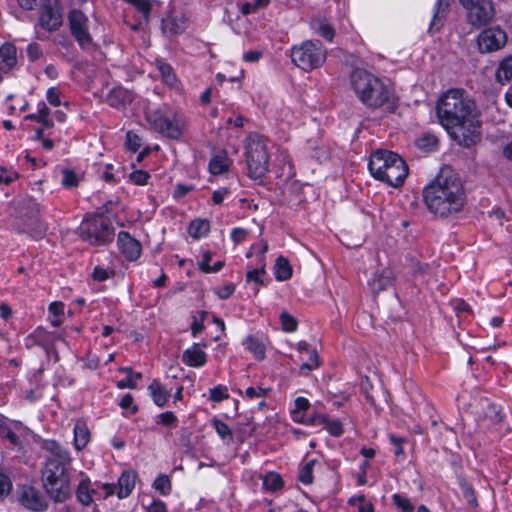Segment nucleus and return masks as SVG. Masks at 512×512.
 Returning a JSON list of instances; mask_svg holds the SVG:
<instances>
[{
	"mask_svg": "<svg viewBox=\"0 0 512 512\" xmlns=\"http://www.w3.org/2000/svg\"><path fill=\"white\" fill-rule=\"evenodd\" d=\"M462 88H450L443 92L436 103V116L447 133L465 148H471L480 139L474 125L475 103L465 96Z\"/></svg>",
	"mask_w": 512,
	"mask_h": 512,
	"instance_id": "nucleus-1",
	"label": "nucleus"
},
{
	"mask_svg": "<svg viewBox=\"0 0 512 512\" xmlns=\"http://www.w3.org/2000/svg\"><path fill=\"white\" fill-rule=\"evenodd\" d=\"M43 448L50 454L42 469L43 487L54 502L63 503L71 496V453L56 440H46Z\"/></svg>",
	"mask_w": 512,
	"mask_h": 512,
	"instance_id": "nucleus-2",
	"label": "nucleus"
},
{
	"mask_svg": "<svg viewBox=\"0 0 512 512\" xmlns=\"http://www.w3.org/2000/svg\"><path fill=\"white\" fill-rule=\"evenodd\" d=\"M427 210L440 218L459 213L466 202L461 179L456 174L439 175L422 192Z\"/></svg>",
	"mask_w": 512,
	"mask_h": 512,
	"instance_id": "nucleus-3",
	"label": "nucleus"
},
{
	"mask_svg": "<svg viewBox=\"0 0 512 512\" xmlns=\"http://www.w3.org/2000/svg\"><path fill=\"white\" fill-rule=\"evenodd\" d=\"M350 85L358 100L372 110L387 104L393 93V89L383 79L364 68L352 70Z\"/></svg>",
	"mask_w": 512,
	"mask_h": 512,
	"instance_id": "nucleus-4",
	"label": "nucleus"
},
{
	"mask_svg": "<svg viewBox=\"0 0 512 512\" xmlns=\"http://www.w3.org/2000/svg\"><path fill=\"white\" fill-rule=\"evenodd\" d=\"M245 161L247 176L254 180L263 182V178L269 172L270 154L268 150V139L259 133H249L244 140Z\"/></svg>",
	"mask_w": 512,
	"mask_h": 512,
	"instance_id": "nucleus-5",
	"label": "nucleus"
},
{
	"mask_svg": "<svg viewBox=\"0 0 512 512\" xmlns=\"http://www.w3.org/2000/svg\"><path fill=\"white\" fill-rule=\"evenodd\" d=\"M145 119L155 132L169 139L178 140L184 133L183 117L167 106L147 110Z\"/></svg>",
	"mask_w": 512,
	"mask_h": 512,
	"instance_id": "nucleus-6",
	"label": "nucleus"
},
{
	"mask_svg": "<svg viewBox=\"0 0 512 512\" xmlns=\"http://www.w3.org/2000/svg\"><path fill=\"white\" fill-rule=\"evenodd\" d=\"M290 58L295 66L305 72H311L323 66L327 50L320 40H305L291 47Z\"/></svg>",
	"mask_w": 512,
	"mask_h": 512,
	"instance_id": "nucleus-7",
	"label": "nucleus"
},
{
	"mask_svg": "<svg viewBox=\"0 0 512 512\" xmlns=\"http://www.w3.org/2000/svg\"><path fill=\"white\" fill-rule=\"evenodd\" d=\"M78 234L82 241L93 246H107L113 242L115 228L109 218L95 215L84 218L78 228Z\"/></svg>",
	"mask_w": 512,
	"mask_h": 512,
	"instance_id": "nucleus-8",
	"label": "nucleus"
},
{
	"mask_svg": "<svg viewBox=\"0 0 512 512\" xmlns=\"http://www.w3.org/2000/svg\"><path fill=\"white\" fill-rule=\"evenodd\" d=\"M459 2L465 10L468 24L472 27H485L496 16V9L492 0H459Z\"/></svg>",
	"mask_w": 512,
	"mask_h": 512,
	"instance_id": "nucleus-9",
	"label": "nucleus"
},
{
	"mask_svg": "<svg viewBox=\"0 0 512 512\" xmlns=\"http://www.w3.org/2000/svg\"><path fill=\"white\" fill-rule=\"evenodd\" d=\"M69 30L81 49L89 47L93 38L89 31V19L80 9H71L67 15Z\"/></svg>",
	"mask_w": 512,
	"mask_h": 512,
	"instance_id": "nucleus-10",
	"label": "nucleus"
},
{
	"mask_svg": "<svg viewBox=\"0 0 512 512\" xmlns=\"http://www.w3.org/2000/svg\"><path fill=\"white\" fill-rule=\"evenodd\" d=\"M63 25V8L60 0H48L38 12L37 26L46 32H56Z\"/></svg>",
	"mask_w": 512,
	"mask_h": 512,
	"instance_id": "nucleus-11",
	"label": "nucleus"
},
{
	"mask_svg": "<svg viewBox=\"0 0 512 512\" xmlns=\"http://www.w3.org/2000/svg\"><path fill=\"white\" fill-rule=\"evenodd\" d=\"M507 33L499 25L485 27L477 36V47L480 53H491L501 50L507 43Z\"/></svg>",
	"mask_w": 512,
	"mask_h": 512,
	"instance_id": "nucleus-12",
	"label": "nucleus"
},
{
	"mask_svg": "<svg viewBox=\"0 0 512 512\" xmlns=\"http://www.w3.org/2000/svg\"><path fill=\"white\" fill-rule=\"evenodd\" d=\"M15 229L20 234H27L34 240L45 237L47 225L41 220L38 211H31L19 217L15 223Z\"/></svg>",
	"mask_w": 512,
	"mask_h": 512,
	"instance_id": "nucleus-13",
	"label": "nucleus"
},
{
	"mask_svg": "<svg viewBox=\"0 0 512 512\" xmlns=\"http://www.w3.org/2000/svg\"><path fill=\"white\" fill-rule=\"evenodd\" d=\"M391 158L389 160L390 167L381 182L391 187L399 188L404 184L409 168L406 161L398 153L393 152Z\"/></svg>",
	"mask_w": 512,
	"mask_h": 512,
	"instance_id": "nucleus-14",
	"label": "nucleus"
},
{
	"mask_svg": "<svg viewBox=\"0 0 512 512\" xmlns=\"http://www.w3.org/2000/svg\"><path fill=\"white\" fill-rule=\"evenodd\" d=\"M19 502L23 507L34 512H43L48 508V501L40 490L31 485H24L19 490Z\"/></svg>",
	"mask_w": 512,
	"mask_h": 512,
	"instance_id": "nucleus-15",
	"label": "nucleus"
},
{
	"mask_svg": "<svg viewBox=\"0 0 512 512\" xmlns=\"http://www.w3.org/2000/svg\"><path fill=\"white\" fill-rule=\"evenodd\" d=\"M117 248L128 262H136L142 255V244L128 231L121 230L117 235Z\"/></svg>",
	"mask_w": 512,
	"mask_h": 512,
	"instance_id": "nucleus-16",
	"label": "nucleus"
},
{
	"mask_svg": "<svg viewBox=\"0 0 512 512\" xmlns=\"http://www.w3.org/2000/svg\"><path fill=\"white\" fill-rule=\"evenodd\" d=\"M29 387L24 391V397L29 403H35L44 396L46 383L44 382V368L31 370L26 375Z\"/></svg>",
	"mask_w": 512,
	"mask_h": 512,
	"instance_id": "nucleus-17",
	"label": "nucleus"
},
{
	"mask_svg": "<svg viewBox=\"0 0 512 512\" xmlns=\"http://www.w3.org/2000/svg\"><path fill=\"white\" fill-rule=\"evenodd\" d=\"M393 151L378 149L371 153L368 161V170L371 176L378 181H382L390 167V161Z\"/></svg>",
	"mask_w": 512,
	"mask_h": 512,
	"instance_id": "nucleus-18",
	"label": "nucleus"
},
{
	"mask_svg": "<svg viewBox=\"0 0 512 512\" xmlns=\"http://www.w3.org/2000/svg\"><path fill=\"white\" fill-rule=\"evenodd\" d=\"M147 394L155 406L164 408L172 395V389L167 388L160 379L154 378L147 386Z\"/></svg>",
	"mask_w": 512,
	"mask_h": 512,
	"instance_id": "nucleus-19",
	"label": "nucleus"
},
{
	"mask_svg": "<svg viewBox=\"0 0 512 512\" xmlns=\"http://www.w3.org/2000/svg\"><path fill=\"white\" fill-rule=\"evenodd\" d=\"M181 361L188 367L201 368L207 364L208 354L205 350L199 349L198 344H192L183 351Z\"/></svg>",
	"mask_w": 512,
	"mask_h": 512,
	"instance_id": "nucleus-20",
	"label": "nucleus"
},
{
	"mask_svg": "<svg viewBox=\"0 0 512 512\" xmlns=\"http://www.w3.org/2000/svg\"><path fill=\"white\" fill-rule=\"evenodd\" d=\"M54 336L55 334L53 332L39 325L24 338V347L28 350L35 346L47 348L49 346V340Z\"/></svg>",
	"mask_w": 512,
	"mask_h": 512,
	"instance_id": "nucleus-21",
	"label": "nucleus"
},
{
	"mask_svg": "<svg viewBox=\"0 0 512 512\" xmlns=\"http://www.w3.org/2000/svg\"><path fill=\"white\" fill-rule=\"evenodd\" d=\"M267 249L268 246L265 244L261 251V255L259 256V267L248 270L245 275L246 282L253 283L256 286V293L259 292L260 287L267 286V283L262 278L266 274V262L264 254L266 253Z\"/></svg>",
	"mask_w": 512,
	"mask_h": 512,
	"instance_id": "nucleus-22",
	"label": "nucleus"
},
{
	"mask_svg": "<svg viewBox=\"0 0 512 512\" xmlns=\"http://www.w3.org/2000/svg\"><path fill=\"white\" fill-rule=\"evenodd\" d=\"M91 441V431L83 418L76 420L73 428V446L76 451H82Z\"/></svg>",
	"mask_w": 512,
	"mask_h": 512,
	"instance_id": "nucleus-23",
	"label": "nucleus"
},
{
	"mask_svg": "<svg viewBox=\"0 0 512 512\" xmlns=\"http://www.w3.org/2000/svg\"><path fill=\"white\" fill-rule=\"evenodd\" d=\"M17 65V48L11 42H5L0 46V70L4 73L11 72Z\"/></svg>",
	"mask_w": 512,
	"mask_h": 512,
	"instance_id": "nucleus-24",
	"label": "nucleus"
},
{
	"mask_svg": "<svg viewBox=\"0 0 512 512\" xmlns=\"http://www.w3.org/2000/svg\"><path fill=\"white\" fill-rule=\"evenodd\" d=\"M137 474L132 470H124L116 483V495L119 499H125L133 492L136 484Z\"/></svg>",
	"mask_w": 512,
	"mask_h": 512,
	"instance_id": "nucleus-25",
	"label": "nucleus"
},
{
	"mask_svg": "<svg viewBox=\"0 0 512 512\" xmlns=\"http://www.w3.org/2000/svg\"><path fill=\"white\" fill-rule=\"evenodd\" d=\"M132 102L131 93L122 86L111 89L106 97V103L115 109H124Z\"/></svg>",
	"mask_w": 512,
	"mask_h": 512,
	"instance_id": "nucleus-26",
	"label": "nucleus"
},
{
	"mask_svg": "<svg viewBox=\"0 0 512 512\" xmlns=\"http://www.w3.org/2000/svg\"><path fill=\"white\" fill-rule=\"evenodd\" d=\"M242 345L257 361H263L266 358V344L262 338L254 335H247L242 340Z\"/></svg>",
	"mask_w": 512,
	"mask_h": 512,
	"instance_id": "nucleus-27",
	"label": "nucleus"
},
{
	"mask_svg": "<svg viewBox=\"0 0 512 512\" xmlns=\"http://www.w3.org/2000/svg\"><path fill=\"white\" fill-rule=\"evenodd\" d=\"M90 485V478L87 475H84L75 492L77 501L84 506H89L93 501V495L96 494V490L92 489Z\"/></svg>",
	"mask_w": 512,
	"mask_h": 512,
	"instance_id": "nucleus-28",
	"label": "nucleus"
},
{
	"mask_svg": "<svg viewBox=\"0 0 512 512\" xmlns=\"http://www.w3.org/2000/svg\"><path fill=\"white\" fill-rule=\"evenodd\" d=\"M231 166V160L226 154L222 152L212 156L208 163V171L214 176L222 175L226 173Z\"/></svg>",
	"mask_w": 512,
	"mask_h": 512,
	"instance_id": "nucleus-29",
	"label": "nucleus"
},
{
	"mask_svg": "<svg viewBox=\"0 0 512 512\" xmlns=\"http://www.w3.org/2000/svg\"><path fill=\"white\" fill-rule=\"evenodd\" d=\"M293 276V268L287 257L279 255L274 264V277L278 282H284Z\"/></svg>",
	"mask_w": 512,
	"mask_h": 512,
	"instance_id": "nucleus-30",
	"label": "nucleus"
},
{
	"mask_svg": "<svg viewBox=\"0 0 512 512\" xmlns=\"http://www.w3.org/2000/svg\"><path fill=\"white\" fill-rule=\"evenodd\" d=\"M187 19L185 16H168L162 20L163 30L170 35H180L186 29Z\"/></svg>",
	"mask_w": 512,
	"mask_h": 512,
	"instance_id": "nucleus-31",
	"label": "nucleus"
},
{
	"mask_svg": "<svg viewBox=\"0 0 512 512\" xmlns=\"http://www.w3.org/2000/svg\"><path fill=\"white\" fill-rule=\"evenodd\" d=\"M154 65L158 72L160 73L162 81L170 87L175 86V84L178 81V78L171 64H169L162 58H156L154 61Z\"/></svg>",
	"mask_w": 512,
	"mask_h": 512,
	"instance_id": "nucleus-32",
	"label": "nucleus"
},
{
	"mask_svg": "<svg viewBox=\"0 0 512 512\" xmlns=\"http://www.w3.org/2000/svg\"><path fill=\"white\" fill-rule=\"evenodd\" d=\"M210 230L211 225L208 219L198 218L192 220L188 226V233L195 240L208 236Z\"/></svg>",
	"mask_w": 512,
	"mask_h": 512,
	"instance_id": "nucleus-33",
	"label": "nucleus"
},
{
	"mask_svg": "<svg viewBox=\"0 0 512 512\" xmlns=\"http://www.w3.org/2000/svg\"><path fill=\"white\" fill-rule=\"evenodd\" d=\"M495 79L501 85L512 80V56L503 58L496 69Z\"/></svg>",
	"mask_w": 512,
	"mask_h": 512,
	"instance_id": "nucleus-34",
	"label": "nucleus"
},
{
	"mask_svg": "<svg viewBox=\"0 0 512 512\" xmlns=\"http://www.w3.org/2000/svg\"><path fill=\"white\" fill-rule=\"evenodd\" d=\"M311 409L310 401L303 396H299L294 400V407L290 410L291 419L298 423L299 421H303V416H305Z\"/></svg>",
	"mask_w": 512,
	"mask_h": 512,
	"instance_id": "nucleus-35",
	"label": "nucleus"
},
{
	"mask_svg": "<svg viewBox=\"0 0 512 512\" xmlns=\"http://www.w3.org/2000/svg\"><path fill=\"white\" fill-rule=\"evenodd\" d=\"M65 304L62 301H53L48 305L49 323L55 327H60L64 322Z\"/></svg>",
	"mask_w": 512,
	"mask_h": 512,
	"instance_id": "nucleus-36",
	"label": "nucleus"
},
{
	"mask_svg": "<svg viewBox=\"0 0 512 512\" xmlns=\"http://www.w3.org/2000/svg\"><path fill=\"white\" fill-rule=\"evenodd\" d=\"M210 423L223 442L229 444L233 441V431L226 422L215 416Z\"/></svg>",
	"mask_w": 512,
	"mask_h": 512,
	"instance_id": "nucleus-37",
	"label": "nucleus"
},
{
	"mask_svg": "<svg viewBox=\"0 0 512 512\" xmlns=\"http://www.w3.org/2000/svg\"><path fill=\"white\" fill-rule=\"evenodd\" d=\"M317 463L316 459L303 461L299 466L298 480L303 485H311L314 481L313 470Z\"/></svg>",
	"mask_w": 512,
	"mask_h": 512,
	"instance_id": "nucleus-38",
	"label": "nucleus"
},
{
	"mask_svg": "<svg viewBox=\"0 0 512 512\" xmlns=\"http://www.w3.org/2000/svg\"><path fill=\"white\" fill-rule=\"evenodd\" d=\"M284 486L282 476L274 471L268 472L263 478V487L269 492H277Z\"/></svg>",
	"mask_w": 512,
	"mask_h": 512,
	"instance_id": "nucleus-39",
	"label": "nucleus"
},
{
	"mask_svg": "<svg viewBox=\"0 0 512 512\" xmlns=\"http://www.w3.org/2000/svg\"><path fill=\"white\" fill-rule=\"evenodd\" d=\"M152 488L161 496H168L172 492V482L167 474L160 473L153 481Z\"/></svg>",
	"mask_w": 512,
	"mask_h": 512,
	"instance_id": "nucleus-40",
	"label": "nucleus"
},
{
	"mask_svg": "<svg viewBox=\"0 0 512 512\" xmlns=\"http://www.w3.org/2000/svg\"><path fill=\"white\" fill-rule=\"evenodd\" d=\"M459 487L467 503L473 508L478 507L477 495L473 485L465 478H460Z\"/></svg>",
	"mask_w": 512,
	"mask_h": 512,
	"instance_id": "nucleus-41",
	"label": "nucleus"
},
{
	"mask_svg": "<svg viewBox=\"0 0 512 512\" xmlns=\"http://www.w3.org/2000/svg\"><path fill=\"white\" fill-rule=\"evenodd\" d=\"M438 145H439V139L431 133H426L422 137H420L416 140V146L420 150H423L426 152L436 151L438 149Z\"/></svg>",
	"mask_w": 512,
	"mask_h": 512,
	"instance_id": "nucleus-42",
	"label": "nucleus"
},
{
	"mask_svg": "<svg viewBox=\"0 0 512 512\" xmlns=\"http://www.w3.org/2000/svg\"><path fill=\"white\" fill-rule=\"evenodd\" d=\"M155 423L158 426L166 428H176L178 426V418L173 411H164L156 415Z\"/></svg>",
	"mask_w": 512,
	"mask_h": 512,
	"instance_id": "nucleus-43",
	"label": "nucleus"
},
{
	"mask_svg": "<svg viewBox=\"0 0 512 512\" xmlns=\"http://www.w3.org/2000/svg\"><path fill=\"white\" fill-rule=\"evenodd\" d=\"M116 275V271L113 267H104L101 265H97L94 267L91 278L96 282H105L109 279L114 278Z\"/></svg>",
	"mask_w": 512,
	"mask_h": 512,
	"instance_id": "nucleus-44",
	"label": "nucleus"
},
{
	"mask_svg": "<svg viewBox=\"0 0 512 512\" xmlns=\"http://www.w3.org/2000/svg\"><path fill=\"white\" fill-rule=\"evenodd\" d=\"M279 320L282 330L286 333H293L298 329V320L287 311L280 313Z\"/></svg>",
	"mask_w": 512,
	"mask_h": 512,
	"instance_id": "nucleus-45",
	"label": "nucleus"
},
{
	"mask_svg": "<svg viewBox=\"0 0 512 512\" xmlns=\"http://www.w3.org/2000/svg\"><path fill=\"white\" fill-rule=\"evenodd\" d=\"M322 427L332 437H340L344 434L342 422L339 419H330L328 415L326 416V421L323 423Z\"/></svg>",
	"mask_w": 512,
	"mask_h": 512,
	"instance_id": "nucleus-46",
	"label": "nucleus"
},
{
	"mask_svg": "<svg viewBox=\"0 0 512 512\" xmlns=\"http://www.w3.org/2000/svg\"><path fill=\"white\" fill-rule=\"evenodd\" d=\"M0 438L6 439L12 446L20 445L19 436L3 420H0Z\"/></svg>",
	"mask_w": 512,
	"mask_h": 512,
	"instance_id": "nucleus-47",
	"label": "nucleus"
},
{
	"mask_svg": "<svg viewBox=\"0 0 512 512\" xmlns=\"http://www.w3.org/2000/svg\"><path fill=\"white\" fill-rule=\"evenodd\" d=\"M322 362L320 360L319 354L316 348L312 349L309 353V361L303 362L300 366V374H304V372H310L315 369H318L321 366Z\"/></svg>",
	"mask_w": 512,
	"mask_h": 512,
	"instance_id": "nucleus-48",
	"label": "nucleus"
},
{
	"mask_svg": "<svg viewBox=\"0 0 512 512\" xmlns=\"http://www.w3.org/2000/svg\"><path fill=\"white\" fill-rule=\"evenodd\" d=\"M326 416V414H322L317 411H309L305 416H303V421H299L298 423L312 427L322 426L326 421Z\"/></svg>",
	"mask_w": 512,
	"mask_h": 512,
	"instance_id": "nucleus-49",
	"label": "nucleus"
},
{
	"mask_svg": "<svg viewBox=\"0 0 512 512\" xmlns=\"http://www.w3.org/2000/svg\"><path fill=\"white\" fill-rule=\"evenodd\" d=\"M229 397L228 388L223 384H218L209 389V400L213 402L219 403L229 399Z\"/></svg>",
	"mask_w": 512,
	"mask_h": 512,
	"instance_id": "nucleus-50",
	"label": "nucleus"
},
{
	"mask_svg": "<svg viewBox=\"0 0 512 512\" xmlns=\"http://www.w3.org/2000/svg\"><path fill=\"white\" fill-rule=\"evenodd\" d=\"M392 501L400 512H414V505L406 496L395 493L392 495Z\"/></svg>",
	"mask_w": 512,
	"mask_h": 512,
	"instance_id": "nucleus-51",
	"label": "nucleus"
},
{
	"mask_svg": "<svg viewBox=\"0 0 512 512\" xmlns=\"http://www.w3.org/2000/svg\"><path fill=\"white\" fill-rule=\"evenodd\" d=\"M150 178V173L142 169H134L129 174V181L137 186L147 185Z\"/></svg>",
	"mask_w": 512,
	"mask_h": 512,
	"instance_id": "nucleus-52",
	"label": "nucleus"
},
{
	"mask_svg": "<svg viewBox=\"0 0 512 512\" xmlns=\"http://www.w3.org/2000/svg\"><path fill=\"white\" fill-rule=\"evenodd\" d=\"M449 7V0H436L434 5V14L431 20L430 29L433 28V26L438 25L441 20V16L446 12L447 8Z\"/></svg>",
	"mask_w": 512,
	"mask_h": 512,
	"instance_id": "nucleus-53",
	"label": "nucleus"
},
{
	"mask_svg": "<svg viewBox=\"0 0 512 512\" xmlns=\"http://www.w3.org/2000/svg\"><path fill=\"white\" fill-rule=\"evenodd\" d=\"M141 145V137L132 130L127 131L125 141L126 149L132 153H136L140 149Z\"/></svg>",
	"mask_w": 512,
	"mask_h": 512,
	"instance_id": "nucleus-54",
	"label": "nucleus"
},
{
	"mask_svg": "<svg viewBox=\"0 0 512 512\" xmlns=\"http://www.w3.org/2000/svg\"><path fill=\"white\" fill-rule=\"evenodd\" d=\"M62 186L66 189L75 188L79 184V178L76 172L72 169L65 168L62 170Z\"/></svg>",
	"mask_w": 512,
	"mask_h": 512,
	"instance_id": "nucleus-55",
	"label": "nucleus"
},
{
	"mask_svg": "<svg viewBox=\"0 0 512 512\" xmlns=\"http://www.w3.org/2000/svg\"><path fill=\"white\" fill-rule=\"evenodd\" d=\"M270 390V388H263L261 386H249L245 389V392L242 396L247 400H254L255 398H266Z\"/></svg>",
	"mask_w": 512,
	"mask_h": 512,
	"instance_id": "nucleus-56",
	"label": "nucleus"
},
{
	"mask_svg": "<svg viewBox=\"0 0 512 512\" xmlns=\"http://www.w3.org/2000/svg\"><path fill=\"white\" fill-rule=\"evenodd\" d=\"M236 291V285L232 282H227L223 284L220 287H216L213 289V293L220 299V300H227L229 299L234 292Z\"/></svg>",
	"mask_w": 512,
	"mask_h": 512,
	"instance_id": "nucleus-57",
	"label": "nucleus"
},
{
	"mask_svg": "<svg viewBox=\"0 0 512 512\" xmlns=\"http://www.w3.org/2000/svg\"><path fill=\"white\" fill-rule=\"evenodd\" d=\"M50 109L44 101H40L37 105V112L25 116V120L40 122L45 116H50Z\"/></svg>",
	"mask_w": 512,
	"mask_h": 512,
	"instance_id": "nucleus-58",
	"label": "nucleus"
},
{
	"mask_svg": "<svg viewBox=\"0 0 512 512\" xmlns=\"http://www.w3.org/2000/svg\"><path fill=\"white\" fill-rule=\"evenodd\" d=\"M205 317H206V312L205 311H201L200 312V318L197 319L196 316H193V321L190 325V331H191V336L193 338H196L205 328V325H204V321H205Z\"/></svg>",
	"mask_w": 512,
	"mask_h": 512,
	"instance_id": "nucleus-59",
	"label": "nucleus"
},
{
	"mask_svg": "<svg viewBox=\"0 0 512 512\" xmlns=\"http://www.w3.org/2000/svg\"><path fill=\"white\" fill-rule=\"evenodd\" d=\"M26 54L29 62L32 63L36 62L43 56L41 46L36 42H32L27 45Z\"/></svg>",
	"mask_w": 512,
	"mask_h": 512,
	"instance_id": "nucleus-60",
	"label": "nucleus"
},
{
	"mask_svg": "<svg viewBox=\"0 0 512 512\" xmlns=\"http://www.w3.org/2000/svg\"><path fill=\"white\" fill-rule=\"evenodd\" d=\"M318 34L329 43H332L336 32L331 24L321 23L318 28Z\"/></svg>",
	"mask_w": 512,
	"mask_h": 512,
	"instance_id": "nucleus-61",
	"label": "nucleus"
},
{
	"mask_svg": "<svg viewBox=\"0 0 512 512\" xmlns=\"http://www.w3.org/2000/svg\"><path fill=\"white\" fill-rule=\"evenodd\" d=\"M18 178L19 174L17 172L0 166V184L9 185Z\"/></svg>",
	"mask_w": 512,
	"mask_h": 512,
	"instance_id": "nucleus-62",
	"label": "nucleus"
},
{
	"mask_svg": "<svg viewBox=\"0 0 512 512\" xmlns=\"http://www.w3.org/2000/svg\"><path fill=\"white\" fill-rule=\"evenodd\" d=\"M46 99L48 103L54 107L61 105V92L56 87H50L46 91Z\"/></svg>",
	"mask_w": 512,
	"mask_h": 512,
	"instance_id": "nucleus-63",
	"label": "nucleus"
},
{
	"mask_svg": "<svg viewBox=\"0 0 512 512\" xmlns=\"http://www.w3.org/2000/svg\"><path fill=\"white\" fill-rule=\"evenodd\" d=\"M194 189H195V185L194 184L178 183L175 186V188H174L172 196L176 200L177 199H181V198L185 197L188 193L193 191Z\"/></svg>",
	"mask_w": 512,
	"mask_h": 512,
	"instance_id": "nucleus-64",
	"label": "nucleus"
}]
</instances>
